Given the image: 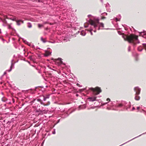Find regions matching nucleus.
Masks as SVG:
<instances>
[{
	"label": "nucleus",
	"instance_id": "obj_1",
	"mask_svg": "<svg viewBox=\"0 0 146 146\" xmlns=\"http://www.w3.org/2000/svg\"><path fill=\"white\" fill-rule=\"evenodd\" d=\"M138 37H123L125 40L127 41L129 43H132L134 44L139 43V41L137 38Z\"/></svg>",
	"mask_w": 146,
	"mask_h": 146
},
{
	"label": "nucleus",
	"instance_id": "obj_2",
	"mask_svg": "<svg viewBox=\"0 0 146 146\" xmlns=\"http://www.w3.org/2000/svg\"><path fill=\"white\" fill-rule=\"evenodd\" d=\"M87 25H86V24H84V27L85 28H87L89 27V24L93 27L94 28L96 29L98 28V30L100 29V27H98L97 24L96 23L95 21L91 19H89V23H86Z\"/></svg>",
	"mask_w": 146,
	"mask_h": 146
},
{
	"label": "nucleus",
	"instance_id": "obj_3",
	"mask_svg": "<svg viewBox=\"0 0 146 146\" xmlns=\"http://www.w3.org/2000/svg\"><path fill=\"white\" fill-rule=\"evenodd\" d=\"M90 89L92 91L94 94L96 95L99 94L101 92L100 88L98 87H96L95 88H90Z\"/></svg>",
	"mask_w": 146,
	"mask_h": 146
},
{
	"label": "nucleus",
	"instance_id": "obj_4",
	"mask_svg": "<svg viewBox=\"0 0 146 146\" xmlns=\"http://www.w3.org/2000/svg\"><path fill=\"white\" fill-rule=\"evenodd\" d=\"M60 38L59 39V42H66L68 40H69V39L70 38V37H59Z\"/></svg>",
	"mask_w": 146,
	"mask_h": 146
},
{
	"label": "nucleus",
	"instance_id": "obj_5",
	"mask_svg": "<svg viewBox=\"0 0 146 146\" xmlns=\"http://www.w3.org/2000/svg\"><path fill=\"white\" fill-rule=\"evenodd\" d=\"M134 30L136 32V34H138L137 33L139 34V36H144L146 35V31L145 30H143L142 32H139L137 31H135V29Z\"/></svg>",
	"mask_w": 146,
	"mask_h": 146
},
{
	"label": "nucleus",
	"instance_id": "obj_6",
	"mask_svg": "<svg viewBox=\"0 0 146 146\" xmlns=\"http://www.w3.org/2000/svg\"><path fill=\"white\" fill-rule=\"evenodd\" d=\"M141 89L138 87H135L134 88V90L136 92V95H139L141 91Z\"/></svg>",
	"mask_w": 146,
	"mask_h": 146
},
{
	"label": "nucleus",
	"instance_id": "obj_7",
	"mask_svg": "<svg viewBox=\"0 0 146 146\" xmlns=\"http://www.w3.org/2000/svg\"><path fill=\"white\" fill-rule=\"evenodd\" d=\"M56 60V63L58 64V65H60L62 64H64L62 61V59L61 58H58Z\"/></svg>",
	"mask_w": 146,
	"mask_h": 146
},
{
	"label": "nucleus",
	"instance_id": "obj_8",
	"mask_svg": "<svg viewBox=\"0 0 146 146\" xmlns=\"http://www.w3.org/2000/svg\"><path fill=\"white\" fill-rule=\"evenodd\" d=\"M24 42L26 44H28L29 46H31V47H33L34 49H35V46L33 44H31L30 43L28 42L26 40H24Z\"/></svg>",
	"mask_w": 146,
	"mask_h": 146
},
{
	"label": "nucleus",
	"instance_id": "obj_9",
	"mask_svg": "<svg viewBox=\"0 0 146 146\" xmlns=\"http://www.w3.org/2000/svg\"><path fill=\"white\" fill-rule=\"evenodd\" d=\"M50 94H47L45 96L44 95H42V97L43 98V100L45 101L47 99H48L50 98Z\"/></svg>",
	"mask_w": 146,
	"mask_h": 146
},
{
	"label": "nucleus",
	"instance_id": "obj_10",
	"mask_svg": "<svg viewBox=\"0 0 146 146\" xmlns=\"http://www.w3.org/2000/svg\"><path fill=\"white\" fill-rule=\"evenodd\" d=\"M16 21V22L17 25L18 26L21 25L20 22H22V23H23V21L21 20H17Z\"/></svg>",
	"mask_w": 146,
	"mask_h": 146
},
{
	"label": "nucleus",
	"instance_id": "obj_11",
	"mask_svg": "<svg viewBox=\"0 0 146 146\" xmlns=\"http://www.w3.org/2000/svg\"><path fill=\"white\" fill-rule=\"evenodd\" d=\"M96 97H90L88 98V99L90 101L93 102L96 100Z\"/></svg>",
	"mask_w": 146,
	"mask_h": 146
},
{
	"label": "nucleus",
	"instance_id": "obj_12",
	"mask_svg": "<svg viewBox=\"0 0 146 146\" xmlns=\"http://www.w3.org/2000/svg\"><path fill=\"white\" fill-rule=\"evenodd\" d=\"M51 52H50L48 51H46L44 55L45 56L47 57L49 56L51 54Z\"/></svg>",
	"mask_w": 146,
	"mask_h": 146
},
{
	"label": "nucleus",
	"instance_id": "obj_13",
	"mask_svg": "<svg viewBox=\"0 0 146 146\" xmlns=\"http://www.w3.org/2000/svg\"><path fill=\"white\" fill-rule=\"evenodd\" d=\"M78 32L80 33L81 35L83 36H84L86 34V32L84 31H82L80 32L78 31Z\"/></svg>",
	"mask_w": 146,
	"mask_h": 146
},
{
	"label": "nucleus",
	"instance_id": "obj_14",
	"mask_svg": "<svg viewBox=\"0 0 146 146\" xmlns=\"http://www.w3.org/2000/svg\"><path fill=\"white\" fill-rule=\"evenodd\" d=\"M41 40L44 43H45L47 41L46 38L43 37H41Z\"/></svg>",
	"mask_w": 146,
	"mask_h": 146
},
{
	"label": "nucleus",
	"instance_id": "obj_15",
	"mask_svg": "<svg viewBox=\"0 0 146 146\" xmlns=\"http://www.w3.org/2000/svg\"><path fill=\"white\" fill-rule=\"evenodd\" d=\"M138 95H136V94H135V99L136 100H140V96H137Z\"/></svg>",
	"mask_w": 146,
	"mask_h": 146
},
{
	"label": "nucleus",
	"instance_id": "obj_16",
	"mask_svg": "<svg viewBox=\"0 0 146 146\" xmlns=\"http://www.w3.org/2000/svg\"><path fill=\"white\" fill-rule=\"evenodd\" d=\"M36 100L39 102H40V104H41L44 105V103H43L42 102L40 98H38L36 99Z\"/></svg>",
	"mask_w": 146,
	"mask_h": 146
},
{
	"label": "nucleus",
	"instance_id": "obj_17",
	"mask_svg": "<svg viewBox=\"0 0 146 146\" xmlns=\"http://www.w3.org/2000/svg\"><path fill=\"white\" fill-rule=\"evenodd\" d=\"M105 5L106 7V8L107 10H108V9L109 7H110V5L109 3H107L106 4H105Z\"/></svg>",
	"mask_w": 146,
	"mask_h": 146
},
{
	"label": "nucleus",
	"instance_id": "obj_18",
	"mask_svg": "<svg viewBox=\"0 0 146 146\" xmlns=\"http://www.w3.org/2000/svg\"><path fill=\"white\" fill-rule=\"evenodd\" d=\"M98 29V28H97L96 29H95L94 30H93L91 28V29H90V33L92 35V31H93L94 32H96V29Z\"/></svg>",
	"mask_w": 146,
	"mask_h": 146
},
{
	"label": "nucleus",
	"instance_id": "obj_19",
	"mask_svg": "<svg viewBox=\"0 0 146 146\" xmlns=\"http://www.w3.org/2000/svg\"><path fill=\"white\" fill-rule=\"evenodd\" d=\"M135 59L136 61H137L138 60V54L137 53H135Z\"/></svg>",
	"mask_w": 146,
	"mask_h": 146
},
{
	"label": "nucleus",
	"instance_id": "obj_20",
	"mask_svg": "<svg viewBox=\"0 0 146 146\" xmlns=\"http://www.w3.org/2000/svg\"><path fill=\"white\" fill-rule=\"evenodd\" d=\"M13 60H11V66L10 67V69H9V70H8V71L9 72H10L12 70V66L13 65Z\"/></svg>",
	"mask_w": 146,
	"mask_h": 146
},
{
	"label": "nucleus",
	"instance_id": "obj_21",
	"mask_svg": "<svg viewBox=\"0 0 146 146\" xmlns=\"http://www.w3.org/2000/svg\"><path fill=\"white\" fill-rule=\"evenodd\" d=\"M143 49V48L141 46L137 48L138 50L139 51H141Z\"/></svg>",
	"mask_w": 146,
	"mask_h": 146
},
{
	"label": "nucleus",
	"instance_id": "obj_22",
	"mask_svg": "<svg viewBox=\"0 0 146 146\" xmlns=\"http://www.w3.org/2000/svg\"><path fill=\"white\" fill-rule=\"evenodd\" d=\"M86 108V107L85 106H79V109H84Z\"/></svg>",
	"mask_w": 146,
	"mask_h": 146
},
{
	"label": "nucleus",
	"instance_id": "obj_23",
	"mask_svg": "<svg viewBox=\"0 0 146 146\" xmlns=\"http://www.w3.org/2000/svg\"><path fill=\"white\" fill-rule=\"evenodd\" d=\"M27 27L29 28H30L32 27V25L30 23H27Z\"/></svg>",
	"mask_w": 146,
	"mask_h": 146
},
{
	"label": "nucleus",
	"instance_id": "obj_24",
	"mask_svg": "<svg viewBox=\"0 0 146 146\" xmlns=\"http://www.w3.org/2000/svg\"><path fill=\"white\" fill-rule=\"evenodd\" d=\"M10 19L12 20L13 21H16L17 20L16 17H14L13 18H10Z\"/></svg>",
	"mask_w": 146,
	"mask_h": 146
},
{
	"label": "nucleus",
	"instance_id": "obj_25",
	"mask_svg": "<svg viewBox=\"0 0 146 146\" xmlns=\"http://www.w3.org/2000/svg\"><path fill=\"white\" fill-rule=\"evenodd\" d=\"M100 27H104V25L102 23H100Z\"/></svg>",
	"mask_w": 146,
	"mask_h": 146
},
{
	"label": "nucleus",
	"instance_id": "obj_26",
	"mask_svg": "<svg viewBox=\"0 0 146 146\" xmlns=\"http://www.w3.org/2000/svg\"><path fill=\"white\" fill-rule=\"evenodd\" d=\"M43 26L42 25L40 24H38V27L39 28H40Z\"/></svg>",
	"mask_w": 146,
	"mask_h": 146
},
{
	"label": "nucleus",
	"instance_id": "obj_27",
	"mask_svg": "<svg viewBox=\"0 0 146 146\" xmlns=\"http://www.w3.org/2000/svg\"><path fill=\"white\" fill-rule=\"evenodd\" d=\"M142 44L146 50V43H143Z\"/></svg>",
	"mask_w": 146,
	"mask_h": 146
},
{
	"label": "nucleus",
	"instance_id": "obj_28",
	"mask_svg": "<svg viewBox=\"0 0 146 146\" xmlns=\"http://www.w3.org/2000/svg\"><path fill=\"white\" fill-rule=\"evenodd\" d=\"M50 104V103L49 102H48V104H44V106H48V105H49Z\"/></svg>",
	"mask_w": 146,
	"mask_h": 146
},
{
	"label": "nucleus",
	"instance_id": "obj_29",
	"mask_svg": "<svg viewBox=\"0 0 146 146\" xmlns=\"http://www.w3.org/2000/svg\"><path fill=\"white\" fill-rule=\"evenodd\" d=\"M8 28L9 29H12L11 26V25L8 24Z\"/></svg>",
	"mask_w": 146,
	"mask_h": 146
},
{
	"label": "nucleus",
	"instance_id": "obj_30",
	"mask_svg": "<svg viewBox=\"0 0 146 146\" xmlns=\"http://www.w3.org/2000/svg\"><path fill=\"white\" fill-rule=\"evenodd\" d=\"M141 135H139V136H137V137H135V138H133L132 139H131V140H130V141H127V142H126V143H126L127 142H129V141H131V140H133V139H135V138H137V137H139V136H140Z\"/></svg>",
	"mask_w": 146,
	"mask_h": 146
},
{
	"label": "nucleus",
	"instance_id": "obj_31",
	"mask_svg": "<svg viewBox=\"0 0 146 146\" xmlns=\"http://www.w3.org/2000/svg\"><path fill=\"white\" fill-rule=\"evenodd\" d=\"M0 39L3 41V42H4V41H5V40L2 38V37H0Z\"/></svg>",
	"mask_w": 146,
	"mask_h": 146
},
{
	"label": "nucleus",
	"instance_id": "obj_32",
	"mask_svg": "<svg viewBox=\"0 0 146 146\" xmlns=\"http://www.w3.org/2000/svg\"><path fill=\"white\" fill-rule=\"evenodd\" d=\"M104 14H105L106 15H107V13H105V12L103 13H102V15H104Z\"/></svg>",
	"mask_w": 146,
	"mask_h": 146
},
{
	"label": "nucleus",
	"instance_id": "obj_33",
	"mask_svg": "<svg viewBox=\"0 0 146 146\" xmlns=\"http://www.w3.org/2000/svg\"><path fill=\"white\" fill-rule=\"evenodd\" d=\"M115 21L117 22L118 21H120V19H118L117 18H116V17L115 18Z\"/></svg>",
	"mask_w": 146,
	"mask_h": 146
},
{
	"label": "nucleus",
	"instance_id": "obj_34",
	"mask_svg": "<svg viewBox=\"0 0 146 146\" xmlns=\"http://www.w3.org/2000/svg\"><path fill=\"white\" fill-rule=\"evenodd\" d=\"M131 47L130 46H129L128 47V51L129 52L130 51Z\"/></svg>",
	"mask_w": 146,
	"mask_h": 146
},
{
	"label": "nucleus",
	"instance_id": "obj_35",
	"mask_svg": "<svg viewBox=\"0 0 146 146\" xmlns=\"http://www.w3.org/2000/svg\"><path fill=\"white\" fill-rule=\"evenodd\" d=\"M123 105L121 104H119L118 106V107H121Z\"/></svg>",
	"mask_w": 146,
	"mask_h": 146
},
{
	"label": "nucleus",
	"instance_id": "obj_36",
	"mask_svg": "<svg viewBox=\"0 0 146 146\" xmlns=\"http://www.w3.org/2000/svg\"><path fill=\"white\" fill-rule=\"evenodd\" d=\"M118 33L119 35H121V33L120 31H118Z\"/></svg>",
	"mask_w": 146,
	"mask_h": 146
},
{
	"label": "nucleus",
	"instance_id": "obj_37",
	"mask_svg": "<svg viewBox=\"0 0 146 146\" xmlns=\"http://www.w3.org/2000/svg\"><path fill=\"white\" fill-rule=\"evenodd\" d=\"M16 35H14L15 36L16 35H17V36L19 37L20 36L17 33H15Z\"/></svg>",
	"mask_w": 146,
	"mask_h": 146
},
{
	"label": "nucleus",
	"instance_id": "obj_38",
	"mask_svg": "<svg viewBox=\"0 0 146 146\" xmlns=\"http://www.w3.org/2000/svg\"><path fill=\"white\" fill-rule=\"evenodd\" d=\"M110 99L109 98H107V101H109V102L110 101Z\"/></svg>",
	"mask_w": 146,
	"mask_h": 146
},
{
	"label": "nucleus",
	"instance_id": "obj_39",
	"mask_svg": "<svg viewBox=\"0 0 146 146\" xmlns=\"http://www.w3.org/2000/svg\"><path fill=\"white\" fill-rule=\"evenodd\" d=\"M40 49V48H39L37 46L35 47V49Z\"/></svg>",
	"mask_w": 146,
	"mask_h": 146
},
{
	"label": "nucleus",
	"instance_id": "obj_40",
	"mask_svg": "<svg viewBox=\"0 0 146 146\" xmlns=\"http://www.w3.org/2000/svg\"><path fill=\"white\" fill-rule=\"evenodd\" d=\"M106 17H102V19H106Z\"/></svg>",
	"mask_w": 146,
	"mask_h": 146
},
{
	"label": "nucleus",
	"instance_id": "obj_41",
	"mask_svg": "<svg viewBox=\"0 0 146 146\" xmlns=\"http://www.w3.org/2000/svg\"><path fill=\"white\" fill-rule=\"evenodd\" d=\"M130 107V106H129V107L128 108H126V110H128V109H129Z\"/></svg>",
	"mask_w": 146,
	"mask_h": 146
},
{
	"label": "nucleus",
	"instance_id": "obj_42",
	"mask_svg": "<svg viewBox=\"0 0 146 146\" xmlns=\"http://www.w3.org/2000/svg\"><path fill=\"white\" fill-rule=\"evenodd\" d=\"M135 109V108L134 107H133L132 110L133 111Z\"/></svg>",
	"mask_w": 146,
	"mask_h": 146
},
{
	"label": "nucleus",
	"instance_id": "obj_43",
	"mask_svg": "<svg viewBox=\"0 0 146 146\" xmlns=\"http://www.w3.org/2000/svg\"><path fill=\"white\" fill-rule=\"evenodd\" d=\"M1 100H2V101H3V102H5V100H3V98H2Z\"/></svg>",
	"mask_w": 146,
	"mask_h": 146
},
{
	"label": "nucleus",
	"instance_id": "obj_44",
	"mask_svg": "<svg viewBox=\"0 0 146 146\" xmlns=\"http://www.w3.org/2000/svg\"><path fill=\"white\" fill-rule=\"evenodd\" d=\"M77 85L78 86H79V87H80V84H78V83H77Z\"/></svg>",
	"mask_w": 146,
	"mask_h": 146
},
{
	"label": "nucleus",
	"instance_id": "obj_45",
	"mask_svg": "<svg viewBox=\"0 0 146 146\" xmlns=\"http://www.w3.org/2000/svg\"><path fill=\"white\" fill-rule=\"evenodd\" d=\"M139 108H140V107H137V110H139Z\"/></svg>",
	"mask_w": 146,
	"mask_h": 146
},
{
	"label": "nucleus",
	"instance_id": "obj_46",
	"mask_svg": "<svg viewBox=\"0 0 146 146\" xmlns=\"http://www.w3.org/2000/svg\"><path fill=\"white\" fill-rule=\"evenodd\" d=\"M6 74V72H5L3 74V76L5 74Z\"/></svg>",
	"mask_w": 146,
	"mask_h": 146
},
{
	"label": "nucleus",
	"instance_id": "obj_47",
	"mask_svg": "<svg viewBox=\"0 0 146 146\" xmlns=\"http://www.w3.org/2000/svg\"><path fill=\"white\" fill-rule=\"evenodd\" d=\"M100 1L102 3H103V0H100Z\"/></svg>",
	"mask_w": 146,
	"mask_h": 146
},
{
	"label": "nucleus",
	"instance_id": "obj_48",
	"mask_svg": "<svg viewBox=\"0 0 146 146\" xmlns=\"http://www.w3.org/2000/svg\"><path fill=\"white\" fill-rule=\"evenodd\" d=\"M137 36V37H138L139 36L138 35H136L135 36Z\"/></svg>",
	"mask_w": 146,
	"mask_h": 146
},
{
	"label": "nucleus",
	"instance_id": "obj_49",
	"mask_svg": "<svg viewBox=\"0 0 146 146\" xmlns=\"http://www.w3.org/2000/svg\"><path fill=\"white\" fill-rule=\"evenodd\" d=\"M55 131H54V132H52V133H53V134H55Z\"/></svg>",
	"mask_w": 146,
	"mask_h": 146
},
{
	"label": "nucleus",
	"instance_id": "obj_50",
	"mask_svg": "<svg viewBox=\"0 0 146 146\" xmlns=\"http://www.w3.org/2000/svg\"><path fill=\"white\" fill-rule=\"evenodd\" d=\"M91 16V15H88V17H89V16Z\"/></svg>",
	"mask_w": 146,
	"mask_h": 146
},
{
	"label": "nucleus",
	"instance_id": "obj_51",
	"mask_svg": "<svg viewBox=\"0 0 146 146\" xmlns=\"http://www.w3.org/2000/svg\"><path fill=\"white\" fill-rule=\"evenodd\" d=\"M107 103H108V102H106V103H104V105H105Z\"/></svg>",
	"mask_w": 146,
	"mask_h": 146
},
{
	"label": "nucleus",
	"instance_id": "obj_52",
	"mask_svg": "<svg viewBox=\"0 0 146 146\" xmlns=\"http://www.w3.org/2000/svg\"><path fill=\"white\" fill-rule=\"evenodd\" d=\"M1 33V29H0V34Z\"/></svg>",
	"mask_w": 146,
	"mask_h": 146
},
{
	"label": "nucleus",
	"instance_id": "obj_53",
	"mask_svg": "<svg viewBox=\"0 0 146 146\" xmlns=\"http://www.w3.org/2000/svg\"><path fill=\"white\" fill-rule=\"evenodd\" d=\"M35 100H35V99L34 100H33V102H34L35 101Z\"/></svg>",
	"mask_w": 146,
	"mask_h": 146
},
{
	"label": "nucleus",
	"instance_id": "obj_54",
	"mask_svg": "<svg viewBox=\"0 0 146 146\" xmlns=\"http://www.w3.org/2000/svg\"><path fill=\"white\" fill-rule=\"evenodd\" d=\"M50 25H52V24L51 23H50Z\"/></svg>",
	"mask_w": 146,
	"mask_h": 146
},
{
	"label": "nucleus",
	"instance_id": "obj_55",
	"mask_svg": "<svg viewBox=\"0 0 146 146\" xmlns=\"http://www.w3.org/2000/svg\"><path fill=\"white\" fill-rule=\"evenodd\" d=\"M48 29V28H46V30H47Z\"/></svg>",
	"mask_w": 146,
	"mask_h": 146
},
{
	"label": "nucleus",
	"instance_id": "obj_56",
	"mask_svg": "<svg viewBox=\"0 0 146 146\" xmlns=\"http://www.w3.org/2000/svg\"><path fill=\"white\" fill-rule=\"evenodd\" d=\"M76 96H78V94H76Z\"/></svg>",
	"mask_w": 146,
	"mask_h": 146
},
{
	"label": "nucleus",
	"instance_id": "obj_57",
	"mask_svg": "<svg viewBox=\"0 0 146 146\" xmlns=\"http://www.w3.org/2000/svg\"><path fill=\"white\" fill-rule=\"evenodd\" d=\"M100 13H101V10H100Z\"/></svg>",
	"mask_w": 146,
	"mask_h": 146
},
{
	"label": "nucleus",
	"instance_id": "obj_58",
	"mask_svg": "<svg viewBox=\"0 0 146 146\" xmlns=\"http://www.w3.org/2000/svg\"><path fill=\"white\" fill-rule=\"evenodd\" d=\"M47 23V22H45V24H46V23Z\"/></svg>",
	"mask_w": 146,
	"mask_h": 146
},
{
	"label": "nucleus",
	"instance_id": "obj_59",
	"mask_svg": "<svg viewBox=\"0 0 146 146\" xmlns=\"http://www.w3.org/2000/svg\"><path fill=\"white\" fill-rule=\"evenodd\" d=\"M12 39H13V40H14V38H12Z\"/></svg>",
	"mask_w": 146,
	"mask_h": 146
},
{
	"label": "nucleus",
	"instance_id": "obj_60",
	"mask_svg": "<svg viewBox=\"0 0 146 146\" xmlns=\"http://www.w3.org/2000/svg\"><path fill=\"white\" fill-rule=\"evenodd\" d=\"M122 37H123V36H124L123 35H122Z\"/></svg>",
	"mask_w": 146,
	"mask_h": 146
},
{
	"label": "nucleus",
	"instance_id": "obj_61",
	"mask_svg": "<svg viewBox=\"0 0 146 146\" xmlns=\"http://www.w3.org/2000/svg\"><path fill=\"white\" fill-rule=\"evenodd\" d=\"M144 38H146V37H144Z\"/></svg>",
	"mask_w": 146,
	"mask_h": 146
},
{
	"label": "nucleus",
	"instance_id": "obj_62",
	"mask_svg": "<svg viewBox=\"0 0 146 146\" xmlns=\"http://www.w3.org/2000/svg\"><path fill=\"white\" fill-rule=\"evenodd\" d=\"M2 146H3V145H2Z\"/></svg>",
	"mask_w": 146,
	"mask_h": 146
}]
</instances>
